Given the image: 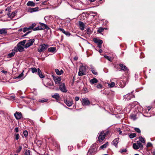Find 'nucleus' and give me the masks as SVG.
Here are the masks:
<instances>
[{"mask_svg":"<svg viewBox=\"0 0 155 155\" xmlns=\"http://www.w3.org/2000/svg\"><path fill=\"white\" fill-rule=\"evenodd\" d=\"M26 40H24L19 42L17 44V48L18 50L20 52L23 51L25 44L26 42Z\"/></svg>","mask_w":155,"mask_h":155,"instance_id":"obj_1","label":"nucleus"},{"mask_svg":"<svg viewBox=\"0 0 155 155\" xmlns=\"http://www.w3.org/2000/svg\"><path fill=\"white\" fill-rule=\"evenodd\" d=\"M49 46V45L47 44H42L40 46L39 48H38V51L39 52H44Z\"/></svg>","mask_w":155,"mask_h":155,"instance_id":"obj_2","label":"nucleus"},{"mask_svg":"<svg viewBox=\"0 0 155 155\" xmlns=\"http://www.w3.org/2000/svg\"><path fill=\"white\" fill-rule=\"evenodd\" d=\"M86 67L84 66H81L79 69L78 75L79 76H81L86 74Z\"/></svg>","mask_w":155,"mask_h":155,"instance_id":"obj_3","label":"nucleus"},{"mask_svg":"<svg viewBox=\"0 0 155 155\" xmlns=\"http://www.w3.org/2000/svg\"><path fill=\"white\" fill-rule=\"evenodd\" d=\"M35 41V40L33 39H31L27 41L26 44L24 46V48H26L33 45Z\"/></svg>","mask_w":155,"mask_h":155,"instance_id":"obj_4","label":"nucleus"},{"mask_svg":"<svg viewBox=\"0 0 155 155\" xmlns=\"http://www.w3.org/2000/svg\"><path fill=\"white\" fill-rule=\"evenodd\" d=\"M105 134L103 131L99 133V135L98 137L99 142H101L105 138Z\"/></svg>","mask_w":155,"mask_h":155,"instance_id":"obj_5","label":"nucleus"},{"mask_svg":"<svg viewBox=\"0 0 155 155\" xmlns=\"http://www.w3.org/2000/svg\"><path fill=\"white\" fill-rule=\"evenodd\" d=\"M59 88L60 90L62 92H66L67 90L66 88L65 84L64 83H62L59 86Z\"/></svg>","mask_w":155,"mask_h":155,"instance_id":"obj_6","label":"nucleus"},{"mask_svg":"<svg viewBox=\"0 0 155 155\" xmlns=\"http://www.w3.org/2000/svg\"><path fill=\"white\" fill-rule=\"evenodd\" d=\"M90 104V102L87 98H84L82 99V104L83 106H87Z\"/></svg>","mask_w":155,"mask_h":155,"instance_id":"obj_7","label":"nucleus"},{"mask_svg":"<svg viewBox=\"0 0 155 155\" xmlns=\"http://www.w3.org/2000/svg\"><path fill=\"white\" fill-rule=\"evenodd\" d=\"M134 97V96L132 94V93L127 94L124 96V98L127 99L128 101L130 100L131 98H133Z\"/></svg>","mask_w":155,"mask_h":155,"instance_id":"obj_8","label":"nucleus"},{"mask_svg":"<svg viewBox=\"0 0 155 155\" xmlns=\"http://www.w3.org/2000/svg\"><path fill=\"white\" fill-rule=\"evenodd\" d=\"M53 79L55 83L56 84H59L61 80V78L60 77H53Z\"/></svg>","mask_w":155,"mask_h":155,"instance_id":"obj_9","label":"nucleus"},{"mask_svg":"<svg viewBox=\"0 0 155 155\" xmlns=\"http://www.w3.org/2000/svg\"><path fill=\"white\" fill-rule=\"evenodd\" d=\"M14 116L16 119L18 120L20 119L22 117V115L21 113L16 112L14 114Z\"/></svg>","mask_w":155,"mask_h":155,"instance_id":"obj_10","label":"nucleus"},{"mask_svg":"<svg viewBox=\"0 0 155 155\" xmlns=\"http://www.w3.org/2000/svg\"><path fill=\"white\" fill-rule=\"evenodd\" d=\"M17 12L16 11L14 12H13L12 13H9L8 14H7L8 17L11 18H13L17 14Z\"/></svg>","mask_w":155,"mask_h":155,"instance_id":"obj_11","label":"nucleus"},{"mask_svg":"<svg viewBox=\"0 0 155 155\" xmlns=\"http://www.w3.org/2000/svg\"><path fill=\"white\" fill-rule=\"evenodd\" d=\"M52 17L51 15H49L48 16H46L45 17L44 19L46 21V23H49L50 21H51Z\"/></svg>","mask_w":155,"mask_h":155,"instance_id":"obj_12","label":"nucleus"},{"mask_svg":"<svg viewBox=\"0 0 155 155\" xmlns=\"http://www.w3.org/2000/svg\"><path fill=\"white\" fill-rule=\"evenodd\" d=\"M38 7H35L32 8H29L28 10V11L30 13H32L38 11Z\"/></svg>","mask_w":155,"mask_h":155,"instance_id":"obj_13","label":"nucleus"},{"mask_svg":"<svg viewBox=\"0 0 155 155\" xmlns=\"http://www.w3.org/2000/svg\"><path fill=\"white\" fill-rule=\"evenodd\" d=\"M93 41L94 42L98 45L99 44H102L103 43V41L102 40L100 39H98L96 38H94Z\"/></svg>","mask_w":155,"mask_h":155,"instance_id":"obj_14","label":"nucleus"},{"mask_svg":"<svg viewBox=\"0 0 155 155\" xmlns=\"http://www.w3.org/2000/svg\"><path fill=\"white\" fill-rule=\"evenodd\" d=\"M80 28L81 30H83L84 29V24L83 22L79 21V23Z\"/></svg>","mask_w":155,"mask_h":155,"instance_id":"obj_15","label":"nucleus"},{"mask_svg":"<svg viewBox=\"0 0 155 155\" xmlns=\"http://www.w3.org/2000/svg\"><path fill=\"white\" fill-rule=\"evenodd\" d=\"M55 71L58 75H60L63 73V71L62 70L59 71L58 69H56Z\"/></svg>","mask_w":155,"mask_h":155,"instance_id":"obj_16","label":"nucleus"},{"mask_svg":"<svg viewBox=\"0 0 155 155\" xmlns=\"http://www.w3.org/2000/svg\"><path fill=\"white\" fill-rule=\"evenodd\" d=\"M27 5L28 6L34 7L35 6V4L33 2L29 1L27 3Z\"/></svg>","mask_w":155,"mask_h":155,"instance_id":"obj_17","label":"nucleus"},{"mask_svg":"<svg viewBox=\"0 0 155 155\" xmlns=\"http://www.w3.org/2000/svg\"><path fill=\"white\" fill-rule=\"evenodd\" d=\"M48 51L50 52H55L56 51V48L55 47H50L48 48Z\"/></svg>","mask_w":155,"mask_h":155,"instance_id":"obj_18","label":"nucleus"},{"mask_svg":"<svg viewBox=\"0 0 155 155\" xmlns=\"http://www.w3.org/2000/svg\"><path fill=\"white\" fill-rule=\"evenodd\" d=\"M98 82L96 78H94L93 79L91 80L90 82L91 84H94L97 83Z\"/></svg>","mask_w":155,"mask_h":155,"instance_id":"obj_19","label":"nucleus"},{"mask_svg":"<svg viewBox=\"0 0 155 155\" xmlns=\"http://www.w3.org/2000/svg\"><path fill=\"white\" fill-rule=\"evenodd\" d=\"M118 138H116L113 140L112 143L115 146L117 147V144L118 142Z\"/></svg>","mask_w":155,"mask_h":155,"instance_id":"obj_20","label":"nucleus"},{"mask_svg":"<svg viewBox=\"0 0 155 155\" xmlns=\"http://www.w3.org/2000/svg\"><path fill=\"white\" fill-rule=\"evenodd\" d=\"M64 103L66 104L67 106L70 107L71 106L72 104V102L71 101H68L66 100L64 101Z\"/></svg>","mask_w":155,"mask_h":155,"instance_id":"obj_21","label":"nucleus"},{"mask_svg":"<svg viewBox=\"0 0 155 155\" xmlns=\"http://www.w3.org/2000/svg\"><path fill=\"white\" fill-rule=\"evenodd\" d=\"M91 69L93 74L95 75H97V72L95 70L94 68L92 65L91 66Z\"/></svg>","mask_w":155,"mask_h":155,"instance_id":"obj_22","label":"nucleus"},{"mask_svg":"<svg viewBox=\"0 0 155 155\" xmlns=\"http://www.w3.org/2000/svg\"><path fill=\"white\" fill-rule=\"evenodd\" d=\"M40 24L42 26L41 27L42 28H45V29L47 30L50 29V28L46 25L42 23H40Z\"/></svg>","mask_w":155,"mask_h":155,"instance_id":"obj_23","label":"nucleus"},{"mask_svg":"<svg viewBox=\"0 0 155 155\" xmlns=\"http://www.w3.org/2000/svg\"><path fill=\"white\" fill-rule=\"evenodd\" d=\"M38 74L40 78H44V76L42 74V73L41 70L39 68H38Z\"/></svg>","mask_w":155,"mask_h":155,"instance_id":"obj_24","label":"nucleus"},{"mask_svg":"<svg viewBox=\"0 0 155 155\" xmlns=\"http://www.w3.org/2000/svg\"><path fill=\"white\" fill-rule=\"evenodd\" d=\"M119 66L121 68V69L123 71H126L127 70V68L126 67V66L122 64H120L119 65Z\"/></svg>","mask_w":155,"mask_h":155,"instance_id":"obj_25","label":"nucleus"},{"mask_svg":"<svg viewBox=\"0 0 155 155\" xmlns=\"http://www.w3.org/2000/svg\"><path fill=\"white\" fill-rule=\"evenodd\" d=\"M52 97L56 99H58L59 97V95L58 93H56L55 94L52 95Z\"/></svg>","mask_w":155,"mask_h":155,"instance_id":"obj_26","label":"nucleus"},{"mask_svg":"<svg viewBox=\"0 0 155 155\" xmlns=\"http://www.w3.org/2000/svg\"><path fill=\"white\" fill-rule=\"evenodd\" d=\"M15 51H13L11 53H9L8 54V58H10L12 57L15 55Z\"/></svg>","mask_w":155,"mask_h":155,"instance_id":"obj_27","label":"nucleus"},{"mask_svg":"<svg viewBox=\"0 0 155 155\" xmlns=\"http://www.w3.org/2000/svg\"><path fill=\"white\" fill-rule=\"evenodd\" d=\"M7 33L6 29L2 28L0 29V34H5Z\"/></svg>","mask_w":155,"mask_h":155,"instance_id":"obj_28","label":"nucleus"},{"mask_svg":"<svg viewBox=\"0 0 155 155\" xmlns=\"http://www.w3.org/2000/svg\"><path fill=\"white\" fill-rule=\"evenodd\" d=\"M45 29V28H43L41 26H39L33 28V30L36 31L38 30H43Z\"/></svg>","mask_w":155,"mask_h":155,"instance_id":"obj_29","label":"nucleus"},{"mask_svg":"<svg viewBox=\"0 0 155 155\" xmlns=\"http://www.w3.org/2000/svg\"><path fill=\"white\" fill-rule=\"evenodd\" d=\"M30 69L31 70L32 72L33 73H36L37 71L38 72V69H37L35 68H31Z\"/></svg>","mask_w":155,"mask_h":155,"instance_id":"obj_30","label":"nucleus"},{"mask_svg":"<svg viewBox=\"0 0 155 155\" xmlns=\"http://www.w3.org/2000/svg\"><path fill=\"white\" fill-rule=\"evenodd\" d=\"M104 57L109 61H111L113 59V58H111L107 55H104Z\"/></svg>","mask_w":155,"mask_h":155,"instance_id":"obj_31","label":"nucleus"},{"mask_svg":"<svg viewBox=\"0 0 155 155\" xmlns=\"http://www.w3.org/2000/svg\"><path fill=\"white\" fill-rule=\"evenodd\" d=\"M133 147L134 149L135 150H137L139 148H140V147H138V145L136 143H133Z\"/></svg>","mask_w":155,"mask_h":155,"instance_id":"obj_32","label":"nucleus"},{"mask_svg":"<svg viewBox=\"0 0 155 155\" xmlns=\"http://www.w3.org/2000/svg\"><path fill=\"white\" fill-rule=\"evenodd\" d=\"M136 143L140 148H142L143 147V145L140 142V141H137Z\"/></svg>","mask_w":155,"mask_h":155,"instance_id":"obj_33","label":"nucleus"},{"mask_svg":"<svg viewBox=\"0 0 155 155\" xmlns=\"http://www.w3.org/2000/svg\"><path fill=\"white\" fill-rule=\"evenodd\" d=\"M136 136V134L134 133H131L129 135V137L130 138H133Z\"/></svg>","mask_w":155,"mask_h":155,"instance_id":"obj_34","label":"nucleus"},{"mask_svg":"<svg viewBox=\"0 0 155 155\" xmlns=\"http://www.w3.org/2000/svg\"><path fill=\"white\" fill-rule=\"evenodd\" d=\"M108 144H107V143L104 144H103V145L101 146L100 147V148L102 149H104V148H106L107 147V146Z\"/></svg>","mask_w":155,"mask_h":155,"instance_id":"obj_35","label":"nucleus"},{"mask_svg":"<svg viewBox=\"0 0 155 155\" xmlns=\"http://www.w3.org/2000/svg\"><path fill=\"white\" fill-rule=\"evenodd\" d=\"M115 85V83L113 82H112L111 83L108 84V86L109 87H113Z\"/></svg>","mask_w":155,"mask_h":155,"instance_id":"obj_36","label":"nucleus"},{"mask_svg":"<svg viewBox=\"0 0 155 155\" xmlns=\"http://www.w3.org/2000/svg\"><path fill=\"white\" fill-rule=\"evenodd\" d=\"M23 73L20 74L16 78H17L21 80L23 79Z\"/></svg>","mask_w":155,"mask_h":155,"instance_id":"obj_37","label":"nucleus"},{"mask_svg":"<svg viewBox=\"0 0 155 155\" xmlns=\"http://www.w3.org/2000/svg\"><path fill=\"white\" fill-rule=\"evenodd\" d=\"M139 141H140V142H142L143 143H145V140L142 137H139Z\"/></svg>","mask_w":155,"mask_h":155,"instance_id":"obj_38","label":"nucleus"},{"mask_svg":"<svg viewBox=\"0 0 155 155\" xmlns=\"http://www.w3.org/2000/svg\"><path fill=\"white\" fill-rule=\"evenodd\" d=\"M104 29L105 28H100L97 31L100 33H101L104 31Z\"/></svg>","mask_w":155,"mask_h":155,"instance_id":"obj_39","label":"nucleus"},{"mask_svg":"<svg viewBox=\"0 0 155 155\" xmlns=\"http://www.w3.org/2000/svg\"><path fill=\"white\" fill-rule=\"evenodd\" d=\"M87 33L88 35H90L91 33V30L89 28H88L87 29Z\"/></svg>","mask_w":155,"mask_h":155,"instance_id":"obj_40","label":"nucleus"},{"mask_svg":"<svg viewBox=\"0 0 155 155\" xmlns=\"http://www.w3.org/2000/svg\"><path fill=\"white\" fill-rule=\"evenodd\" d=\"M21 149H22V147L21 146H19L18 147V148L16 152L18 153H19L21 151Z\"/></svg>","mask_w":155,"mask_h":155,"instance_id":"obj_41","label":"nucleus"},{"mask_svg":"<svg viewBox=\"0 0 155 155\" xmlns=\"http://www.w3.org/2000/svg\"><path fill=\"white\" fill-rule=\"evenodd\" d=\"M35 25H36L35 23L32 24L31 25L29 26V29H32Z\"/></svg>","mask_w":155,"mask_h":155,"instance_id":"obj_42","label":"nucleus"},{"mask_svg":"<svg viewBox=\"0 0 155 155\" xmlns=\"http://www.w3.org/2000/svg\"><path fill=\"white\" fill-rule=\"evenodd\" d=\"M131 118L133 120H135L136 119V116L134 115H132L130 116Z\"/></svg>","mask_w":155,"mask_h":155,"instance_id":"obj_43","label":"nucleus"},{"mask_svg":"<svg viewBox=\"0 0 155 155\" xmlns=\"http://www.w3.org/2000/svg\"><path fill=\"white\" fill-rule=\"evenodd\" d=\"M48 100L45 99H43L39 100V101L42 103L46 102Z\"/></svg>","mask_w":155,"mask_h":155,"instance_id":"obj_44","label":"nucleus"},{"mask_svg":"<svg viewBox=\"0 0 155 155\" xmlns=\"http://www.w3.org/2000/svg\"><path fill=\"white\" fill-rule=\"evenodd\" d=\"M25 155H30V152L28 150H26L25 153Z\"/></svg>","mask_w":155,"mask_h":155,"instance_id":"obj_45","label":"nucleus"},{"mask_svg":"<svg viewBox=\"0 0 155 155\" xmlns=\"http://www.w3.org/2000/svg\"><path fill=\"white\" fill-rule=\"evenodd\" d=\"M29 29H29V27L28 28L25 27L23 28V31L24 32H25L26 31H28Z\"/></svg>","mask_w":155,"mask_h":155,"instance_id":"obj_46","label":"nucleus"},{"mask_svg":"<svg viewBox=\"0 0 155 155\" xmlns=\"http://www.w3.org/2000/svg\"><path fill=\"white\" fill-rule=\"evenodd\" d=\"M135 130L139 133H140L141 131L140 129L138 128H134Z\"/></svg>","mask_w":155,"mask_h":155,"instance_id":"obj_47","label":"nucleus"},{"mask_svg":"<svg viewBox=\"0 0 155 155\" xmlns=\"http://www.w3.org/2000/svg\"><path fill=\"white\" fill-rule=\"evenodd\" d=\"M23 134L25 137L27 136L28 135V133L27 131L25 130L23 132Z\"/></svg>","mask_w":155,"mask_h":155,"instance_id":"obj_48","label":"nucleus"},{"mask_svg":"<svg viewBox=\"0 0 155 155\" xmlns=\"http://www.w3.org/2000/svg\"><path fill=\"white\" fill-rule=\"evenodd\" d=\"M152 145V144L150 142H148L147 143V147H149L151 146Z\"/></svg>","mask_w":155,"mask_h":155,"instance_id":"obj_49","label":"nucleus"},{"mask_svg":"<svg viewBox=\"0 0 155 155\" xmlns=\"http://www.w3.org/2000/svg\"><path fill=\"white\" fill-rule=\"evenodd\" d=\"M64 34L68 36H70L71 35V34L68 31H65V33H64Z\"/></svg>","mask_w":155,"mask_h":155,"instance_id":"obj_50","label":"nucleus"},{"mask_svg":"<svg viewBox=\"0 0 155 155\" xmlns=\"http://www.w3.org/2000/svg\"><path fill=\"white\" fill-rule=\"evenodd\" d=\"M127 151V149H121L120 150V152L121 153H123L124 152H126Z\"/></svg>","mask_w":155,"mask_h":155,"instance_id":"obj_51","label":"nucleus"},{"mask_svg":"<svg viewBox=\"0 0 155 155\" xmlns=\"http://www.w3.org/2000/svg\"><path fill=\"white\" fill-rule=\"evenodd\" d=\"M59 30H60L62 32H63V33L64 34V33H65V31L62 28H59Z\"/></svg>","mask_w":155,"mask_h":155,"instance_id":"obj_52","label":"nucleus"},{"mask_svg":"<svg viewBox=\"0 0 155 155\" xmlns=\"http://www.w3.org/2000/svg\"><path fill=\"white\" fill-rule=\"evenodd\" d=\"M97 87L98 88H101L102 87V86L101 84H99L97 86Z\"/></svg>","mask_w":155,"mask_h":155,"instance_id":"obj_53","label":"nucleus"},{"mask_svg":"<svg viewBox=\"0 0 155 155\" xmlns=\"http://www.w3.org/2000/svg\"><path fill=\"white\" fill-rule=\"evenodd\" d=\"M19 137V135L18 134H17L15 135V138L17 140L18 139Z\"/></svg>","mask_w":155,"mask_h":155,"instance_id":"obj_54","label":"nucleus"},{"mask_svg":"<svg viewBox=\"0 0 155 155\" xmlns=\"http://www.w3.org/2000/svg\"><path fill=\"white\" fill-rule=\"evenodd\" d=\"M15 131L16 132H18V127H16L15 128Z\"/></svg>","mask_w":155,"mask_h":155,"instance_id":"obj_55","label":"nucleus"},{"mask_svg":"<svg viewBox=\"0 0 155 155\" xmlns=\"http://www.w3.org/2000/svg\"><path fill=\"white\" fill-rule=\"evenodd\" d=\"M79 97H75V101H78L79 100Z\"/></svg>","mask_w":155,"mask_h":155,"instance_id":"obj_56","label":"nucleus"},{"mask_svg":"<svg viewBox=\"0 0 155 155\" xmlns=\"http://www.w3.org/2000/svg\"><path fill=\"white\" fill-rule=\"evenodd\" d=\"M92 146L91 147V148L90 149V150H89V152H91V153H93V151L92 149Z\"/></svg>","mask_w":155,"mask_h":155,"instance_id":"obj_57","label":"nucleus"},{"mask_svg":"<svg viewBox=\"0 0 155 155\" xmlns=\"http://www.w3.org/2000/svg\"><path fill=\"white\" fill-rule=\"evenodd\" d=\"M1 72L3 73H4V74H6L7 73V71H4V70H2V71Z\"/></svg>","mask_w":155,"mask_h":155,"instance_id":"obj_58","label":"nucleus"},{"mask_svg":"<svg viewBox=\"0 0 155 155\" xmlns=\"http://www.w3.org/2000/svg\"><path fill=\"white\" fill-rule=\"evenodd\" d=\"M31 32V31H28V32H27L24 35V36H25L26 35L28 34H29V33H30V32Z\"/></svg>","mask_w":155,"mask_h":155,"instance_id":"obj_59","label":"nucleus"},{"mask_svg":"<svg viewBox=\"0 0 155 155\" xmlns=\"http://www.w3.org/2000/svg\"><path fill=\"white\" fill-rule=\"evenodd\" d=\"M78 57H75L74 58V59L75 61L77 60H78Z\"/></svg>","mask_w":155,"mask_h":155,"instance_id":"obj_60","label":"nucleus"},{"mask_svg":"<svg viewBox=\"0 0 155 155\" xmlns=\"http://www.w3.org/2000/svg\"><path fill=\"white\" fill-rule=\"evenodd\" d=\"M151 107H150V106L148 107L147 109L148 110V111H149L150 110V109H151Z\"/></svg>","mask_w":155,"mask_h":155,"instance_id":"obj_61","label":"nucleus"},{"mask_svg":"<svg viewBox=\"0 0 155 155\" xmlns=\"http://www.w3.org/2000/svg\"><path fill=\"white\" fill-rule=\"evenodd\" d=\"M101 45L102 44H99V45H98V47L99 48H101Z\"/></svg>","mask_w":155,"mask_h":155,"instance_id":"obj_62","label":"nucleus"},{"mask_svg":"<svg viewBox=\"0 0 155 155\" xmlns=\"http://www.w3.org/2000/svg\"><path fill=\"white\" fill-rule=\"evenodd\" d=\"M103 51L102 49H100L99 50V52L100 53H101V52H102Z\"/></svg>","mask_w":155,"mask_h":155,"instance_id":"obj_63","label":"nucleus"},{"mask_svg":"<svg viewBox=\"0 0 155 155\" xmlns=\"http://www.w3.org/2000/svg\"><path fill=\"white\" fill-rule=\"evenodd\" d=\"M152 154L153 155H155V151H153V153Z\"/></svg>","mask_w":155,"mask_h":155,"instance_id":"obj_64","label":"nucleus"}]
</instances>
